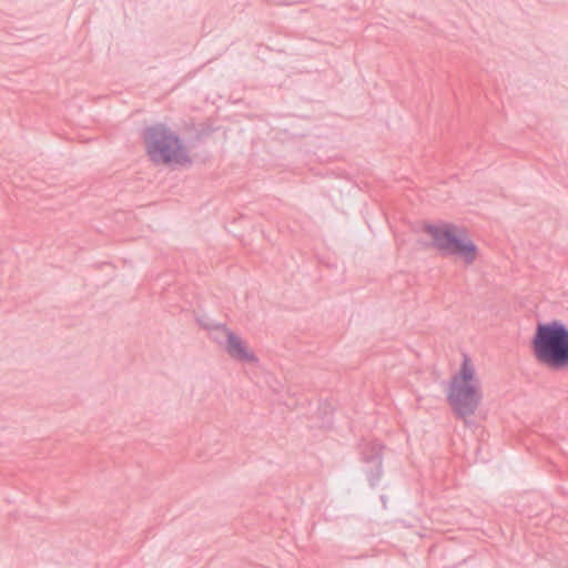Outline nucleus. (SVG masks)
Wrapping results in <instances>:
<instances>
[{"instance_id": "f257e3e1", "label": "nucleus", "mask_w": 568, "mask_h": 568, "mask_svg": "<svg viewBox=\"0 0 568 568\" xmlns=\"http://www.w3.org/2000/svg\"><path fill=\"white\" fill-rule=\"evenodd\" d=\"M532 349L536 359L546 367L568 369V327L559 321L538 324Z\"/></svg>"}, {"instance_id": "f03ea898", "label": "nucleus", "mask_w": 568, "mask_h": 568, "mask_svg": "<svg viewBox=\"0 0 568 568\" xmlns=\"http://www.w3.org/2000/svg\"><path fill=\"white\" fill-rule=\"evenodd\" d=\"M447 399L458 417L475 414L481 400L480 382L468 356H464L460 369L452 377Z\"/></svg>"}, {"instance_id": "7ed1b4c3", "label": "nucleus", "mask_w": 568, "mask_h": 568, "mask_svg": "<svg viewBox=\"0 0 568 568\" xmlns=\"http://www.w3.org/2000/svg\"><path fill=\"white\" fill-rule=\"evenodd\" d=\"M424 232L430 239L429 245L444 256H455L466 264H473L477 257V246L467 236L465 229L452 223L425 224Z\"/></svg>"}, {"instance_id": "20e7f679", "label": "nucleus", "mask_w": 568, "mask_h": 568, "mask_svg": "<svg viewBox=\"0 0 568 568\" xmlns=\"http://www.w3.org/2000/svg\"><path fill=\"white\" fill-rule=\"evenodd\" d=\"M148 155L158 164H183L190 162L179 136L165 125L158 124L145 130Z\"/></svg>"}, {"instance_id": "39448f33", "label": "nucleus", "mask_w": 568, "mask_h": 568, "mask_svg": "<svg viewBox=\"0 0 568 568\" xmlns=\"http://www.w3.org/2000/svg\"><path fill=\"white\" fill-rule=\"evenodd\" d=\"M382 450L383 446L378 442L365 443L362 446V456L367 465L366 473L372 486H375L382 476Z\"/></svg>"}, {"instance_id": "423d86ee", "label": "nucleus", "mask_w": 568, "mask_h": 568, "mask_svg": "<svg viewBox=\"0 0 568 568\" xmlns=\"http://www.w3.org/2000/svg\"><path fill=\"white\" fill-rule=\"evenodd\" d=\"M229 356L237 362L256 364L257 357L248 348L246 343L236 334L229 336V343L224 349Z\"/></svg>"}, {"instance_id": "0eeeda50", "label": "nucleus", "mask_w": 568, "mask_h": 568, "mask_svg": "<svg viewBox=\"0 0 568 568\" xmlns=\"http://www.w3.org/2000/svg\"><path fill=\"white\" fill-rule=\"evenodd\" d=\"M210 332V338L222 346L224 349L226 344L229 343V336L234 335L231 329H229L224 324H213L207 327Z\"/></svg>"}]
</instances>
